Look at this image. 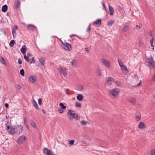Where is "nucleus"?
Wrapping results in <instances>:
<instances>
[{"label":"nucleus","instance_id":"obj_30","mask_svg":"<svg viewBox=\"0 0 155 155\" xmlns=\"http://www.w3.org/2000/svg\"><path fill=\"white\" fill-rule=\"evenodd\" d=\"M96 73H97V75L99 76H100L101 75V70L99 67H98L97 69Z\"/></svg>","mask_w":155,"mask_h":155},{"label":"nucleus","instance_id":"obj_9","mask_svg":"<svg viewBox=\"0 0 155 155\" xmlns=\"http://www.w3.org/2000/svg\"><path fill=\"white\" fill-rule=\"evenodd\" d=\"M26 139L25 136L22 135L19 137L18 140L17 142L19 144H21Z\"/></svg>","mask_w":155,"mask_h":155},{"label":"nucleus","instance_id":"obj_11","mask_svg":"<svg viewBox=\"0 0 155 155\" xmlns=\"http://www.w3.org/2000/svg\"><path fill=\"white\" fill-rule=\"evenodd\" d=\"M37 80L36 77L34 76H31L29 77L28 78L29 81L31 83H34Z\"/></svg>","mask_w":155,"mask_h":155},{"label":"nucleus","instance_id":"obj_3","mask_svg":"<svg viewBox=\"0 0 155 155\" xmlns=\"http://www.w3.org/2000/svg\"><path fill=\"white\" fill-rule=\"evenodd\" d=\"M120 90L118 88H115L114 89L111 90L110 91L109 94L112 97L114 98L117 97L120 92Z\"/></svg>","mask_w":155,"mask_h":155},{"label":"nucleus","instance_id":"obj_19","mask_svg":"<svg viewBox=\"0 0 155 155\" xmlns=\"http://www.w3.org/2000/svg\"><path fill=\"white\" fill-rule=\"evenodd\" d=\"M26 50V46L25 45H23L22 46L21 49V51L22 54L25 53Z\"/></svg>","mask_w":155,"mask_h":155},{"label":"nucleus","instance_id":"obj_15","mask_svg":"<svg viewBox=\"0 0 155 155\" xmlns=\"http://www.w3.org/2000/svg\"><path fill=\"white\" fill-rule=\"evenodd\" d=\"M138 127L140 129H144L146 128V126L143 122H140L138 125Z\"/></svg>","mask_w":155,"mask_h":155},{"label":"nucleus","instance_id":"obj_38","mask_svg":"<svg viewBox=\"0 0 155 155\" xmlns=\"http://www.w3.org/2000/svg\"><path fill=\"white\" fill-rule=\"evenodd\" d=\"M75 106H76V107H78L80 108L81 107V104L78 102L76 103H75Z\"/></svg>","mask_w":155,"mask_h":155},{"label":"nucleus","instance_id":"obj_18","mask_svg":"<svg viewBox=\"0 0 155 155\" xmlns=\"http://www.w3.org/2000/svg\"><path fill=\"white\" fill-rule=\"evenodd\" d=\"M114 82V79L111 77H109L107 80V83L109 84H111Z\"/></svg>","mask_w":155,"mask_h":155},{"label":"nucleus","instance_id":"obj_25","mask_svg":"<svg viewBox=\"0 0 155 155\" xmlns=\"http://www.w3.org/2000/svg\"><path fill=\"white\" fill-rule=\"evenodd\" d=\"M38 60L39 62H40L41 64L43 66L45 63V60L44 58H38Z\"/></svg>","mask_w":155,"mask_h":155},{"label":"nucleus","instance_id":"obj_45","mask_svg":"<svg viewBox=\"0 0 155 155\" xmlns=\"http://www.w3.org/2000/svg\"><path fill=\"white\" fill-rule=\"evenodd\" d=\"M90 25H89V26H88L87 29L86 30V31L87 32H88L90 31Z\"/></svg>","mask_w":155,"mask_h":155},{"label":"nucleus","instance_id":"obj_33","mask_svg":"<svg viewBox=\"0 0 155 155\" xmlns=\"http://www.w3.org/2000/svg\"><path fill=\"white\" fill-rule=\"evenodd\" d=\"M15 86L18 90H20L21 88L20 86L18 84H15Z\"/></svg>","mask_w":155,"mask_h":155},{"label":"nucleus","instance_id":"obj_16","mask_svg":"<svg viewBox=\"0 0 155 155\" xmlns=\"http://www.w3.org/2000/svg\"><path fill=\"white\" fill-rule=\"evenodd\" d=\"M27 28L28 30L33 31L34 29H36V27L32 25L29 24L27 26Z\"/></svg>","mask_w":155,"mask_h":155},{"label":"nucleus","instance_id":"obj_53","mask_svg":"<svg viewBox=\"0 0 155 155\" xmlns=\"http://www.w3.org/2000/svg\"><path fill=\"white\" fill-rule=\"evenodd\" d=\"M153 39H152L150 41V42L151 44H153Z\"/></svg>","mask_w":155,"mask_h":155},{"label":"nucleus","instance_id":"obj_21","mask_svg":"<svg viewBox=\"0 0 155 155\" xmlns=\"http://www.w3.org/2000/svg\"><path fill=\"white\" fill-rule=\"evenodd\" d=\"M130 27L128 25L125 26L122 29V31L123 32H126L129 30Z\"/></svg>","mask_w":155,"mask_h":155},{"label":"nucleus","instance_id":"obj_24","mask_svg":"<svg viewBox=\"0 0 155 155\" xmlns=\"http://www.w3.org/2000/svg\"><path fill=\"white\" fill-rule=\"evenodd\" d=\"M109 9L110 11V15H112L113 14L114 12V10L113 8L110 5H109Z\"/></svg>","mask_w":155,"mask_h":155},{"label":"nucleus","instance_id":"obj_4","mask_svg":"<svg viewBox=\"0 0 155 155\" xmlns=\"http://www.w3.org/2000/svg\"><path fill=\"white\" fill-rule=\"evenodd\" d=\"M73 111L71 110H69L68 112V114H69L71 117H69L70 119H75L77 120H78L79 116L78 115L75 113H73Z\"/></svg>","mask_w":155,"mask_h":155},{"label":"nucleus","instance_id":"obj_51","mask_svg":"<svg viewBox=\"0 0 155 155\" xmlns=\"http://www.w3.org/2000/svg\"><path fill=\"white\" fill-rule=\"evenodd\" d=\"M85 51L87 53H88L89 50L88 48H85Z\"/></svg>","mask_w":155,"mask_h":155},{"label":"nucleus","instance_id":"obj_52","mask_svg":"<svg viewBox=\"0 0 155 155\" xmlns=\"http://www.w3.org/2000/svg\"><path fill=\"white\" fill-rule=\"evenodd\" d=\"M5 106L6 107H8L9 106V105L8 103H5Z\"/></svg>","mask_w":155,"mask_h":155},{"label":"nucleus","instance_id":"obj_10","mask_svg":"<svg viewBox=\"0 0 155 155\" xmlns=\"http://www.w3.org/2000/svg\"><path fill=\"white\" fill-rule=\"evenodd\" d=\"M58 70L60 72L62 73L64 76L65 77L66 76L67 73L66 71V69L65 68L60 67L58 68Z\"/></svg>","mask_w":155,"mask_h":155},{"label":"nucleus","instance_id":"obj_32","mask_svg":"<svg viewBox=\"0 0 155 155\" xmlns=\"http://www.w3.org/2000/svg\"><path fill=\"white\" fill-rule=\"evenodd\" d=\"M114 21L113 20H111L108 21L107 23V25L109 26H111L114 23Z\"/></svg>","mask_w":155,"mask_h":155},{"label":"nucleus","instance_id":"obj_37","mask_svg":"<svg viewBox=\"0 0 155 155\" xmlns=\"http://www.w3.org/2000/svg\"><path fill=\"white\" fill-rule=\"evenodd\" d=\"M18 29V27L16 25H15L13 28L12 31L13 30V31H15Z\"/></svg>","mask_w":155,"mask_h":155},{"label":"nucleus","instance_id":"obj_47","mask_svg":"<svg viewBox=\"0 0 155 155\" xmlns=\"http://www.w3.org/2000/svg\"><path fill=\"white\" fill-rule=\"evenodd\" d=\"M59 112L61 114H62L64 110L62 109H59Z\"/></svg>","mask_w":155,"mask_h":155},{"label":"nucleus","instance_id":"obj_34","mask_svg":"<svg viewBox=\"0 0 155 155\" xmlns=\"http://www.w3.org/2000/svg\"><path fill=\"white\" fill-rule=\"evenodd\" d=\"M59 105L61 106V109H65L66 108V106H64V105L62 103H60L59 104Z\"/></svg>","mask_w":155,"mask_h":155},{"label":"nucleus","instance_id":"obj_56","mask_svg":"<svg viewBox=\"0 0 155 155\" xmlns=\"http://www.w3.org/2000/svg\"><path fill=\"white\" fill-rule=\"evenodd\" d=\"M66 94L68 95L69 94V92H68V90H67L66 91Z\"/></svg>","mask_w":155,"mask_h":155},{"label":"nucleus","instance_id":"obj_29","mask_svg":"<svg viewBox=\"0 0 155 155\" xmlns=\"http://www.w3.org/2000/svg\"><path fill=\"white\" fill-rule=\"evenodd\" d=\"M30 124L34 128H36L37 127L36 124L33 121L31 120L30 122Z\"/></svg>","mask_w":155,"mask_h":155},{"label":"nucleus","instance_id":"obj_40","mask_svg":"<svg viewBox=\"0 0 155 155\" xmlns=\"http://www.w3.org/2000/svg\"><path fill=\"white\" fill-rule=\"evenodd\" d=\"M0 61H1L4 64H5V60H4V59L2 57H1L0 59Z\"/></svg>","mask_w":155,"mask_h":155},{"label":"nucleus","instance_id":"obj_60","mask_svg":"<svg viewBox=\"0 0 155 155\" xmlns=\"http://www.w3.org/2000/svg\"><path fill=\"white\" fill-rule=\"evenodd\" d=\"M153 97L155 98V94L153 95Z\"/></svg>","mask_w":155,"mask_h":155},{"label":"nucleus","instance_id":"obj_35","mask_svg":"<svg viewBox=\"0 0 155 155\" xmlns=\"http://www.w3.org/2000/svg\"><path fill=\"white\" fill-rule=\"evenodd\" d=\"M20 73L21 75L22 76H24V71L23 69H21L20 71Z\"/></svg>","mask_w":155,"mask_h":155},{"label":"nucleus","instance_id":"obj_54","mask_svg":"<svg viewBox=\"0 0 155 155\" xmlns=\"http://www.w3.org/2000/svg\"><path fill=\"white\" fill-rule=\"evenodd\" d=\"M77 36V35H75V34H73V35H70L71 37L72 36Z\"/></svg>","mask_w":155,"mask_h":155},{"label":"nucleus","instance_id":"obj_58","mask_svg":"<svg viewBox=\"0 0 155 155\" xmlns=\"http://www.w3.org/2000/svg\"><path fill=\"white\" fill-rule=\"evenodd\" d=\"M136 26H137V27H139V28L140 29V26H139L138 25H137Z\"/></svg>","mask_w":155,"mask_h":155},{"label":"nucleus","instance_id":"obj_55","mask_svg":"<svg viewBox=\"0 0 155 155\" xmlns=\"http://www.w3.org/2000/svg\"><path fill=\"white\" fill-rule=\"evenodd\" d=\"M27 55L29 56H32V55L30 53H28Z\"/></svg>","mask_w":155,"mask_h":155},{"label":"nucleus","instance_id":"obj_26","mask_svg":"<svg viewBox=\"0 0 155 155\" xmlns=\"http://www.w3.org/2000/svg\"><path fill=\"white\" fill-rule=\"evenodd\" d=\"M83 89V87L82 85H78L76 87L77 90L79 91H81Z\"/></svg>","mask_w":155,"mask_h":155},{"label":"nucleus","instance_id":"obj_13","mask_svg":"<svg viewBox=\"0 0 155 155\" xmlns=\"http://www.w3.org/2000/svg\"><path fill=\"white\" fill-rule=\"evenodd\" d=\"M93 25L97 27L100 26L101 24V19H97L93 22Z\"/></svg>","mask_w":155,"mask_h":155},{"label":"nucleus","instance_id":"obj_22","mask_svg":"<svg viewBox=\"0 0 155 155\" xmlns=\"http://www.w3.org/2000/svg\"><path fill=\"white\" fill-rule=\"evenodd\" d=\"M129 102H130V103H131L133 105H134L135 104L136 101H135V98H130L129 99Z\"/></svg>","mask_w":155,"mask_h":155},{"label":"nucleus","instance_id":"obj_12","mask_svg":"<svg viewBox=\"0 0 155 155\" xmlns=\"http://www.w3.org/2000/svg\"><path fill=\"white\" fill-rule=\"evenodd\" d=\"M101 61L103 64L106 66L108 67H110V63L108 60L104 59H101Z\"/></svg>","mask_w":155,"mask_h":155},{"label":"nucleus","instance_id":"obj_46","mask_svg":"<svg viewBox=\"0 0 155 155\" xmlns=\"http://www.w3.org/2000/svg\"><path fill=\"white\" fill-rule=\"evenodd\" d=\"M31 60L32 61H31L30 62V64L32 63L33 62V63H34L35 62V60L34 58V57H32L31 58Z\"/></svg>","mask_w":155,"mask_h":155},{"label":"nucleus","instance_id":"obj_23","mask_svg":"<svg viewBox=\"0 0 155 155\" xmlns=\"http://www.w3.org/2000/svg\"><path fill=\"white\" fill-rule=\"evenodd\" d=\"M8 9V6L7 5H5L3 6L2 8V11L3 12H5L7 11Z\"/></svg>","mask_w":155,"mask_h":155},{"label":"nucleus","instance_id":"obj_20","mask_svg":"<svg viewBox=\"0 0 155 155\" xmlns=\"http://www.w3.org/2000/svg\"><path fill=\"white\" fill-rule=\"evenodd\" d=\"M83 98V96L81 94H78L77 96V100L79 101H81Z\"/></svg>","mask_w":155,"mask_h":155},{"label":"nucleus","instance_id":"obj_6","mask_svg":"<svg viewBox=\"0 0 155 155\" xmlns=\"http://www.w3.org/2000/svg\"><path fill=\"white\" fill-rule=\"evenodd\" d=\"M61 47L64 49L70 51L71 49V46L70 44L67 43H63L61 44Z\"/></svg>","mask_w":155,"mask_h":155},{"label":"nucleus","instance_id":"obj_42","mask_svg":"<svg viewBox=\"0 0 155 155\" xmlns=\"http://www.w3.org/2000/svg\"><path fill=\"white\" fill-rule=\"evenodd\" d=\"M38 103L39 105H41L42 104V100L41 98L38 99Z\"/></svg>","mask_w":155,"mask_h":155},{"label":"nucleus","instance_id":"obj_36","mask_svg":"<svg viewBox=\"0 0 155 155\" xmlns=\"http://www.w3.org/2000/svg\"><path fill=\"white\" fill-rule=\"evenodd\" d=\"M150 154L151 155H155V149L151 150L150 152Z\"/></svg>","mask_w":155,"mask_h":155},{"label":"nucleus","instance_id":"obj_1","mask_svg":"<svg viewBox=\"0 0 155 155\" xmlns=\"http://www.w3.org/2000/svg\"><path fill=\"white\" fill-rule=\"evenodd\" d=\"M6 127L8 131L11 134H19L22 132L23 129L22 126L21 125L10 127L9 122L7 123Z\"/></svg>","mask_w":155,"mask_h":155},{"label":"nucleus","instance_id":"obj_41","mask_svg":"<svg viewBox=\"0 0 155 155\" xmlns=\"http://www.w3.org/2000/svg\"><path fill=\"white\" fill-rule=\"evenodd\" d=\"M74 140H71L69 142V143L70 145H72L74 143Z\"/></svg>","mask_w":155,"mask_h":155},{"label":"nucleus","instance_id":"obj_57","mask_svg":"<svg viewBox=\"0 0 155 155\" xmlns=\"http://www.w3.org/2000/svg\"><path fill=\"white\" fill-rule=\"evenodd\" d=\"M141 83V81H140V82L139 83V84L137 85V86H138L140 85Z\"/></svg>","mask_w":155,"mask_h":155},{"label":"nucleus","instance_id":"obj_49","mask_svg":"<svg viewBox=\"0 0 155 155\" xmlns=\"http://www.w3.org/2000/svg\"><path fill=\"white\" fill-rule=\"evenodd\" d=\"M102 4L103 5V8H104V9H106V6H105V5L104 3V2H102Z\"/></svg>","mask_w":155,"mask_h":155},{"label":"nucleus","instance_id":"obj_31","mask_svg":"<svg viewBox=\"0 0 155 155\" xmlns=\"http://www.w3.org/2000/svg\"><path fill=\"white\" fill-rule=\"evenodd\" d=\"M15 41L13 40H12L10 41V43H9V45L11 47H12L15 44Z\"/></svg>","mask_w":155,"mask_h":155},{"label":"nucleus","instance_id":"obj_27","mask_svg":"<svg viewBox=\"0 0 155 155\" xmlns=\"http://www.w3.org/2000/svg\"><path fill=\"white\" fill-rule=\"evenodd\" d=\"M33 106L35 107L37 109H38V106L37 103L36 102L35 100H33Z\"/></svg>","mask_w":155,"mask_h":155},{"label":"nucleus","instance_id":"obj_44","mask_svg":"<svg viewBox=\"0 0 155 155\" xmlns=\"http://www.w3.org/2000/svg\"><path fill=\"white\" fill-rule=\"evenodd\" d=\"M18 63L19 64H22V61L20 58H19L18 59Z\"/></svg>","mask_w":155,"mask_h":155},{"label":"nucleus","instance_id":"obj_59","mask_svg":"<svg viewBox=\"0 0 155 155\" xmlns=\"http://www.w3.org/2000/svg\"><path fill=\"white\" fill-rule=\"evenodd\" d=\"M42 111L43 113H45V111H44V110H43Z\"/></svg>","mask_w":155,"mask_h":155},{"label":"nucleus","instance_id":"obj_2","mask_svg":"<svg viewBox=\"0 0 155 155\" xmlns=\"http://www.w3.org/2000/svg\"><path fill=\"white\" fill-rule=\"evenodd\" d=\"M118 62L123 73L125 74H127L128 73V71L126 66L124 64V63L122 60L120 59H118Z\"/></svg>","mask_w":155,"mask_h":155},{"label":"nucleus","instance_id":"obj_50","mask_svg":"<svg viewBox=\"0 0 155 155\" xmlns=\"http://www.w3.org/2000/svg\"><path fill=\"white\" fill-rule=\"evenodd\" d=\"M116 84L118 86H119L120 84V82L117 81H116Z\"/></svg>","mask_w":155,"mask_h":155},{"label":"nucleus","instance_id":"obj_17","mask_svg":"<svg viewBox=\"0 0 155 155\" xmlns=\"http://www.w3.org/2000/svg\"><path fill=\"white\" fill-rule=\"evenodd\" d=\"M20 2L19 0H16L15 2L14 7L15 8H18L20 6Z\"/></svg>","mask_w":155,"mask_h":155},{"label":"nucleus","instance_id":"obj_5","mask_svg":"<svg viewBox=\"0 0 155 155\" xmlns=\"http://www.w3.org/2000/svg\"><path fill=\"white\" fill-rule=\"evenodd\" d=\"M146 62L147 65L149 66L150 68L154 67V62L153 61V58L152 57L147 58L146 59Z\"/></svg>","mask_w":155,"mask_h":155},{"label":"nucleus","instance_id":"obj_43","mask_svg":"<svg viewBox=\"0 0 155 155\" xmlns=\"http://www.w3.org/2000/svg\"><path fill=\"white\" fill-rule=\"evenodd\" d=\"M12 33L13 37L14 38L15 36H16V33L15 31H13V30L12 31Z\"/></svg>","mask_w":155,"mask_h":155},{"label":"nucleus","instance_id":"obj_14","mask_svg":"<svg viewBox=\"0 0 155 155\" xmlns=\"http://www.w3.org/2000/svg\"><path fill=\"white\" fill-rule=\"evenodd\" d=\"M135 119L137 121H139L141 119V115L140 113L137 112L135 114Z\"/></svg>","mask_w":155,"mask_h":155},{"label":"nucleus","instance_id":"obj_8","mask_svg":"<svg viewBox=\"0 0 155 155\" xmlns=\"http://www.w3.org/2000/svg\"><path fill=\"white\" fill-rule=\"evenodd\" d=\"M71 65L75 68H77L78 67V64L77 61L75 59H73L70 62Z\"/></svg>","mask_w":155,"mask_h":155},{"label":"nucleus","instance_id":"obj_7","mask_svg":"<svg viewBox=\"0 0 155 155\" xmlns=\"http://www.w3.org/2000/svg\"><path fill=\"white\" fill-rule=\"evenodd\" d=\"M44 153L46 155H54L53 152L47 148H44L43 150Z\"/></svg>","mask_w":155,"mask_h":155},{"label":"nucleus","instance_id":"obj_48","mask_svg":"<svg viewBox=\"0 0 155 155\" xmlns=\"http://www.w3.org/2000/svg\"><path fill=\"white\" fill-rule=\"evenodd\" d=\"M23 120L24 124H26V123H27V120H26V118L25 117L24 118Z\"/></svg>","mask_w":155,"mask_h":155},{"label":"nucleus","instance_id":"obj_39","mask_svg":"<svg viewBox=\"0 0 155 155\" xmlns=\"http://www.w3.org/2000/svg\"><path fill=\"white\" fill-rule=\"evenodd\" d=\"M81 124L84 125H85L87 124L86 122L84 120H82L81 122Z\"/></svg>","mask_w":155,"mask_h":155},{"label":"nucleus","instance_id":"obj_61","mask_svg":"<svg viewBox=\"0 0 155 155\" xmlns=\"http://www.w3.org/2000/svg\"><path fill=\"white\" fill-rule=\"evenodd\" d=\"M151 46H153V44H151Z\"/></svg>","mask_w":155,"mask_h":155},{"label":"nucleus","instance_id":"obj_28","mask_svg":"<svg viewBox=\"0 0 155 155\" xmlns=\"http://www.w3.org/2000/svg\"><path fill=\"white\" fill-rule=\"evenodd\" d=\"M24 58L27 62L28 63L30 62L31 59H29V57L28 56H27L26 54L24 55Z\"/></svg>","mask_w":155,"mask_h":155},{"label":"nucleus","instance_id":"obj_62","mask_svg":"<svg viewBox=\"0 0 155 155\" xmlns=\"http://www.w3.org/2000/svg\"><path fill=\"white\" fill-rule=\"evenodd\" d=\"M22 155H24V154H22Z\"/></svg>","mask_w":155,"mask_h":155}]
</instances>
